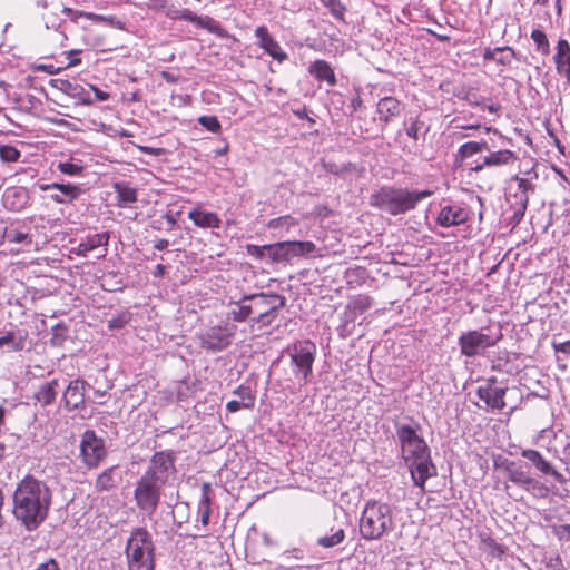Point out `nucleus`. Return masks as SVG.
I'll return each mask as SVG.
<instances>
[{
	"instance_id": "obj_64",
	"label": "nucleus",
	"mask_w": 570,
	"mask_h": 570,
	"mask_svg": "<svg viewBox=\"0 0 570 570\" xmlns=\"http://www.w3.org/2000/svg\"><path fill=\"white\" fill-rule=\"evenodd\" d=\"M495 56H497L495 48H493V49L492 48H487L484 50L483 58L485 60H493L494 61L495 60Z\"/></svg>"
},
{
	"instance_id": "obj_7",
	"label": "nucleus",
	"mask_w": 570,
	"mask_h": 570,
	"mask_svg": "<svg viewBox=\"0 0 570 570\" xmlns=\"http://www.w3.org/2000/svg\"><path fill=\"white\" fill-rule=\"evenodd\" d=\"M284 354L289 357V368L298 384H308L313 379V365L317 354L315 343L309 340L296 341L284 350Z\"/></svg>"
},
{
	"instance_id": "obj_31",
	"label": "nucleus",
	"mask_w": 570,
	"mask_h": 570,
	"mask_svg": "<svg viewBox=\"0 0 570 570\" xmlns=\"http://www.w3.org/2000/svg\"><path fill=\"white\" fill-rule=\"evenodd\" d=\"M26 335L20 331L8 332L6 335L0 337V348L6 347V352H18L24 347Z\"/></svg>"
},
{
	"instance_id": "obj_21",
	"label": "nucleus",
	"mask_w": 570,
	"mask_h": 570,
	"mask_svg": "<svg viewBox=\"0 0 570 570\" xmlns=\"http://www.w3.org/2000/svg\"><path fill=\"white\" fill-rule=\"evenodd\" d=\"M234 395L236 400H230L226 404V410L230 413H235L240 409H252L255 405V395L249 386L239 385L235 391Z\"/></svg>"
},
{
	"instance_id": "obj_49",
	"label": "nucleus",
	"mask_w": 570,
	"mask_h": 570,
	"mask_svg": "<svg viewBox=\"0 0 570 570\" xmlns=\"http://www.w3.org/2000/svg\"><path fill=\"white\" fill-rule=\"evenodd\" d=\"M168 16H170L174 19H179L184 21L191 22L194 24L197 23L198 17L196 13L190 11L189 9H183V10H175L173 12H168Z\"/></svg>"
},
{
	"instance_id": "obj_18",
	"label": "nucleus",
	"mask_w": 570,
	"mask_h": 570,
	"mask_svg": "<svg viewBox=\"0 0 570 570\" xmlns=\"http://www.w3.org/2000/svg\"><path fill=\"white\" fill-rule=\"evenodd\" d=\"M109 238L110 236L107 232L88 235L78 244V246L71 249V253L77 256L86 257L89 252H92L98 247H105L104 254L100 256L105 257L107 252L106 247L108 246Z\"/></svg>"
},
{
	"instance_id": "obj_48",
	"label": "nucleus",
	"mask_w": 570,
	"mask_h": 570,
	"mask_svg": "<svg viewBox=\"0 0 570 570\" xmlns=\"http://www.w3.org/2000/svg\"><path fill=\"white\" fill-rule=\"evenodd\" d=\"M4 233H6L4 239H7L11 244H21V243L31 244V242H32L31 236L28 233L18 232V230H10V232H4Z\"/></svg>"
},
{
	"instance_id": "obj_50",
	"label": "nucleus",
	"mask_w": 570,
	"mask_h": 570,
	"mask_svg": "<svg viewBox=\"0 0 570 570\" xmlns=\"http://www.w3.org/2000/svg\"><path fill=\"white\" fill-rule=\"evenodd\" d=\"M326 8L330 9L332 14L336 18H342L344 12V7L340 2V0H320Z\"/></svg>"
},
{
	"instance_id": "obj_13",
	"label": "nucleus",
	"mask_w": 570,
	"mask_h": 570,
	"mask_svg": "<svg viewBox=\"0 0 570 570\" xmlns=\"http://www.w3.org/2000/svg\"><path fill=\"white\" fill-rule=\"evenodd\" d=\"M470 218V210L461 204H449L441 207L436 224L441 227L449 228L464 224Z\"/></svg>"
},
{
	"instance_id": "obj_33",
	"label": "nucleus",
	"mask_w": 570,
	"mask_h": 570,
	"mask_svg": "<svg viewBox=\"0 0 570 570\" xmlns=\"http://www.w3.org/2000/svg\"><path fill=\"white\" fill-rule=\"evenodd\" d=\"M344 539L345 531L343 528H331L328 533L317 539V544L322 548L330 549L341 544Z\"/></svg>"
},
{
	"instance_id": "obj_41",
	"label": "nucleus",
	"mask_w": 570,
	"mask_h": 570,
	"mask_svg": "<svg viewBox=\"0 0 570 570\" xmlns=\"http://www.w3.org/2000/svg\"><path fill=\"white\" fill-rule=\"evenodd\" d=\"M196 26L206 29L217 36L223 37L225 35L220 23L209 16H199Z\"/></svg>"
},
{
	"instance_id": "obj_35",
	"label": "nucleus",
	"mask_w": 570,
	"mask_h": 570,
	"mask_svg": "<svg viewBox=\"0 0 570 570\" xmlns=\"http://www.w3.org/2000/svg\"><path fill=\"white\" fill-rule=\"evenodd\" d=\"M61 11L75 22L79 17H86L87 19L94 22H105L109 24H114L115 22V17L112 16H102L94 12L73 11L72 9L67 7H62Z\"/></svg>"
},
{
	"instance_id": "obj_14",
	"label": "nucleus",
	"mask_w": 570,
	"mask_h": 570,
	"mask_svg": "<svg viewBox=\"0 0 570 570\" xmlns=\"http://www.w3.org/2000/svg\"><path fill=\"white\" fill-rule=\"evenodd\" d=\"M86 381L75 379L69 382L62 393V402L68 411L78 410L85 405Z\"/></svg>"
},
{
	"instance_id": "obj_11",
	"label": "nucleus",
	"mask_w": 570,
	"mask_h": 570,
	"mask_svg": "<svg viewBox=\"0 0 570 570\" xmlns=\"http://www.w3.org/2000/svg\"><path fill=\"white\" fill-rule=\"evenodd\" d=\"M107 451L105 442L98 438L92 430H87L81 438L80 455L83 464L88 469L97 468L106 456Z\"/></svg>"
},
{
	"instance_id": "obj_28",
	"label": "nucleus",
	"mask_w": 570,
	"mask_h": 570,
	"mask_svg": "<svg viewBox=\"0 0 570 570\" xmlns=\"http://www.w3.org/2000/svg\"><path fill=\"white\" fill-rule=\"evenodd\" d=\"M508 479L514 484L528 488L532 485L537 488L539 484L533 478H531L521 465H515L514 463H510L507 466Z\"/></svg>"
},
{
	"instance_id": "obj_1",
	"label": "nucleus",
	"mask_w": 570,
	"mask_h": 570,
	"mask_svg": "<svg viewBox=\"0 0 570 570\" xmlns=\"http://www.w3.org/2000/svg\"><path fill=\"white\" fill-rule=\"evenodd\" d=\"M395 441L407 466L413 484L424 491L426 481L436 475L430 448L422 435L421 424L413 417L394 422Z\"/></svg>"
},
{
	"instance_id": "obj_2",
	"label": "nucleus",
	"mask_w": 570,
	"mask_h": 570,
	"mask_svg": "<svg viewBox=\"0 0 570 570\" xmlns=\"http://www.w3.org/2000/svg\"><path fill=\"white\" fill-rule=\"evenodd\" d=\"M173 451H158L153 454L142 475L136 481L134 500L144 514L151 517L161 499L163 489L175 479L177 470Z\"/></svg>"
},
{
	"instance_id": "obj_24",
	"label": "nucleus",
	"mask_w": 570,
	"mask_h": 570,
	"mask_svg": "<svg viewBox=\"0 0 570 570\" xmlns=\"http://www.w3.org/2000/svg\"><path fill=\"white\" fill-rule=\"evenodd\" d=\"M188 218L202 228H219L220 218L216 213L202 210L199 207L191 209L188 213Z\"/></svg>"
},
{
	"instance_id": "obj_6",
	"label": "nucleus",
	"mask_w": 570,
	"mask_h": 570,
	"mask_svg": "<svg viewBox=\"0 0 570 570\" xmlns=\"http://www.w3.org/2000/svg\"><path fill=\"white\" fill-rule=\"evenodd\" d=\"M125 553L129 570H155V543L147 529L131 531Z\"/></svg>"
},
{
	"instance_id": "obj_46",
	"label": "nucleus",
	"mask_w": 570,
	"mask_h": 570,
	"mask_svg": "<svg viewBox=\"0 0 570 570\" xmlns=\"http://www.w3.org/2000/svg\"><path fill=\"white\" fill-rule=\"evenodd\" d=\"M297 220L292 216H282L274 219H271L267 224L271 229L285 228L286 230L291 229V227L295 226Z\"/></svg>"
},
{
	"instance_id": "obj_9",
	"label": "nucleus",
	"mask_w": 570,
	"mask_h": 570,
	"mask_svg": "<svg viewBox=\"0 0 570 570\" xmlns=\"http://www.w3.org/2000/svg\"><path fill=\"white\" fill-rule=\"evenodd\" d=\"M237 327L229 322L209 326L198 334L200 346L212 353L226 350L233 342Z\"/></svg>"
},
{
	"instance_id": "obj_43",
	"label": "nucleus",
	"mask_w": 570,
	"mask_h": 570,
	"mask_svg": "<svg viewBox=\"0 0 570 570\" xmlns=\"http://www.w3.org/2000/svg\"><path fill=\"white\" fill-rule=\"evenodd\" d=\"M131 320V314L129 311H120L111 318L108 320V328L109 330H120L125 327L129 321Z\"/></svg>"
},
{
	"instance_id": "obj_15",
	"label": "nucleus",
	"mask_w": 570,
	"mask_h": 570,
	"mask_svg": "<svg viewBox=\"0 0 570 570\" xmlns=\"http://www.w3.org/2000/svg\"><path fill=\"white\" fill-rule=\"evenodd\" d=\"M255 37L257 38V46L262 48L267 55L278 62L285 61L288 56L282 49L279 43L272 37L265 26H258L255 29Z\"/></svg>"
},
{
	"instance_id": "obj_38",
	"label": "nucleus",
	"mask_w": 570,
	"mask_h": 570,
	"mask_svg": "<svg viewBox=\"0 0 570 570\" xmlns=\"http://www.w3.org/2000/svg\"><path fill=\"white\" fill-rule=\"evenodd\" d=\"M488 149H489V146L485 140L468 141L460 146V148L458 150V155L461 157V159H466L478 153H481V151L488 150Z\"/></svg>"
},
{
	"instance_id": "obj_55",
	"label": "nucleus",
	"mask_w": 570,
	"mask_h": 570,
	"mask_svg": "<svg viewBox=\"0 0 570 570\" xmlns=\"http://www.w3.org/2000/svg\"><path fill=\"white\" fill-rule=\"evenodd\" d=\"M546 566L550 570H567L560 556L551 557Z\"/></svg>"
},
{
	"instance_id": "obj_5",
	"label": "nucleus",
	"mask_w": 570,
	"mask_h": 570,
	"mask_svg": "<svg viewBox=\"0 0 570 570\" xmlns=\"http://www.w3.org/2000/svg\"><path fill=\"white\" fill-rule=\"evenodd\" d=\"M431 190H413L404 188L382 187L371 196L372 206L396 216L414 209L421 200L430 197Z\"/></svg>"
},
{
	"instance_id": "obj_47",
	"label": "nucleus",
	"mask_w": 570,
	"mask_h": 570,
	"mask_svg": "<svg viewBox=\"0 0 570 570\" xmlns=\"http://www.w3.org/2000/svg\"><path fill=\"white\" fill-rule=\"evenodd\" d=\"M198 124L213 134H218L222 129V125L215 116H200Z\"/></svg>"
},
{
	"instance_id": "obj_52",
	"label": "nucleus",
	"mask_w": 570,
	"mask_h": 570,
	"mask_svg": "<svg viewBox=\"0 0 570 570\" xmlns=\"http://www.w3.org/2000/svg\"><path fill=\"white\" fill-rule=\"evenodd\" d=\"M277 312H269L266 314H263L262 316H253L250 321L255 324H258L259 326H268L272 324V322L275 320Z\"/></svg>"
},
{
	"instance_id": "obj_23",
	"label": "nucleus",
	"mask_w": 570,
	"mask_h": 570,
	"mask_svg": "<svg viewBox=\"0 0 570 570\" xmlns=\"http://www.w3.org/2000/svg\"><path fill=\"white\" fill-rule=\"evenodd\" d=\"M308 72L316 80L326 82L330 87L336 85V77L331 65L322 59L315 60L308 67Z\"/></svg>"
},
{
	"instance_id": "obj_63",
	"label": "nucleus",
	"mask_w": 570,
	"mask_h": 570,
	"mask_svg": "<svg viewBox=\"0 0 570 570\" xmlns=\"http://www.w3.org/2000/svg\"><path fill=\"white\" fill-rule=\"evenodd\" d=\"M556 351L570 354V341L554 345Z\"/></svg>"
},
{
	"instance_id": "obj_42",
	"label": "nucleus",
	"mask_w": 570,
	"mask_h": 570,
	"mask_svg": "<svg viewBox=\"0 0 570 570\" xmlns=\"http://www.w3.org/2000/svg\"><path fill=\"white\" fill-rule=\"evenodd\" d=\"M373 301L367 295H357L351 299L348 308L354 313L362 314L371 308Z\"/></svg>"
},
{
	"instance_id": "obj_40",
	"label": "nucleus",
	"mask_w": 570,
	"mask_h": 570,
	"mask_svg": "<svg viewBox=\"0 0 570 570\" xmlns=\"http://www.w3.org/2000/svg\"><path fill=\"white\" fill-rule=\"evenodd\" d=\"M531 39L535 45V49L543 56L550 53V43L547 35L540 29H533L531 32Z\"/></svg>"
},
{
	"instance_id": "obj_51",
	"label": "nucleus",
	"mask_w": 570,
	"mask_h": 570,
	"mask_svg": "<svg viewBox=\"0 0 570 570\" xmlns=\"http://www.w3.org/2000/svg\"><path fill=\"white\" fill-rule=\"evenodd\" d=\"M246 252L249 256L262 259L267 256V245L258 246L254 244H248L246 246Z\"/></svg>"
},
{
	"instance_id": "obj_39",
	"label": "nucleus",
	"mask_w": 570,
	"mask_h": 570,
	"mask_svg": "<svg viewBox=\"0 0 570 570\" xmlns=\"http://www.w3.org/2000/svg\"><path fill=\"white\" fill-rule=\"evenodd\" d=\"M267 256L273 263L288 262L286 242L267 245Z\"/></svg>"
},
{
	"instance_id": "obj_56",
	"label": "nucleus",
	"mask_w": 570,
	"mask_h": 570,
	"mask_svg": "<svg viewBox=\"0 0 570 570\" xmlns=\"http://www.w3.org/2000/svg\"><path fill=\"white\" fill-rule=\"evenodd\" d=\"M35 570H61V568L55 559H49L38 564Z\"/></svg>"
},
{
	"instance_id": "obj_25",
	"label": "nucleus",
	"mask_w": 570,
	"mask_h": 570,
	"mask_svg": "<svg viewBox=\"0 0 570 570\" xmlns=\"http://www.w3.org/2000/svg\"><path fill=\"white\" fill-rule=\"evenodd\" d=\"M228 309V317L235 322H245L252 318L253 309L250 304V296H244L237 302H230Z\"/></svg>"
},
{
	"instance_id": "obj_22",
	"label": "nucleus",
	"mask_w": 570,
	"mask_h": 570,
	"mask_svg": "<svg viewBox=\"0 0 570 570\" xmlns=\"http://www.w3.org/2000/svg\"><path fill=\"white\" fill-rule=\"evenodd\" d=\"M517 160V156L513 151L509 149H502L498 151H492L488 156L483 158V161L475 165L473 168L476 171L482 170L485 167H500L504 165L512 164Z\"/></svg>"
},
{
	"instance_id": "obj_61",
	"label": "nucleus",
	"mask_w": 570,
	"mask_h": 570,
	"mask_svg": "<svg viewBox=\"0 0 570 570\" xmlns=\"http://www.w3.org/2000/svg\"><path fill=\"white\" fill-rule=\"evenodd\" d=\"M160 76L168 83H177L179 81V76L169 71H161Z\"/></svg>"
},
{
	"instance_id": "obj_26",
	"label": "nucleus",
	"mask_w": 570,
	"mask_h": 570,
	"mask_svg": "<svg viewBox=\"0 0 570 570\" xmlns=\"http://www.w3.org/2000/svg\"><path fill=\"white\" fill-rule=\"evenodd\" d=\"M59 392V381L53 379L39 385L35 393V400L42 406L50 405L55 402Z\"/></svg>"
},
{
	"instance_id": "obj_16",
	"label": "nucleus",
	"mask_w": 570,
	"mask_h": 570,
	"mask_svg": "<svg viewBox=\"0 0 570 570\" xmlns=\"http://www.w3.org/2000/svg\"><path fill=\"white\" fill-rule=\"evenodd\" d=\"M249 296L254 316L277 312L285 305V298L277 294H255Z\"/></svg>"
},
{
	"instance_id": "obj_12",
	"label": "nucleus",
	"mask_w": 570,
	"mask_h": 570,
	"mask_svg": "<svg viewBox=\"0 0 570 570\" xmlns=\"http://www.w3.org/2000/svg\"><path fill=\"white\" fill-rule=\"evenodd\" d=\"M507 387L498 385L495 376L487 379L476 389L478 397L491 410H502L505 406L504 396Z\"/></svg>"
},
{
	"instance_id": "obj_10",
	"label": "nucleus",
	"mask_w": 570,
	"mask_h": 570,
	"mask_svg": "<svg viewBox=\"0 0 570 570\" xmlns=\"http://www.w3.org/2000/svg\"><path fill=\"white\" fill-rule=\"evenodd\" d=\"M41 191H48L49 199L58 205H72L82 195L81 185L75 183H37Z\"/></svg>"
},
{
	"instance_id": "obj_45",
	"label": "nucleus",
	"mask_w": 570,
	"mask_h": 570,
	"mask_svg": "<svg viewBox=\"0 0 570 570\" xmlns=\"http://www.w3.org/2000/svg\"><path fill=\"white\" fill-rule=\"evenodd\" d=\"M21 153L13 146H0V159L4 163H16L19 160Z\"/></svg>"
},
{
	"instance_id": "obj_19",
	"label": "nucleus",
	"mask_w": 570,
	"mask_h": 570,
	"mask_svg": "<svg viewBox=\"0 0 570 570\" xmlns=\"http://www.w3.org/2000/svg\"><path fill=\"white\" fill-rule=\"evenodd\" d=\"M403 108L404 106L399 99L392 96H386L377 101L376 112L380 121L387 125L401 115Z\"/></svg>"
},
{
	"instance_id": "obj_8",
	"label": "nucleus",
	"mask_w": 570,
	"mask_h": 570,
	"mask_svg": "<svg viewBox=\"0 0 570 570\" xmlns=\"http://www.w3.org/2000/svg\"><path fill=\"white\" fill-rule=\"evenodd\" d=\"M501 334L493 336L489 327L471 330L461 333L458 338L460 353L466 357L482 356L484 353L497 345Z\"/></svg>"
},
{
	"instance_id": "obj_4",
	"label": "nucleus",
	"mask_w": 570,
	"mask_h": 570,
	"mask_svg": "<svg viewBox=\"0 0 570 570\" xmlns=\"http://www.w3.org/2000/svg\"><path fill=\"white\" fill-rule=\"evenodd\" d=\"M395 509L381 500L364 503L358 519V532L365 541H379L396 529Z\"/></svg>"
},
{
	"instance_id": "obj_30",
	"label": "nucleus",
	"mask_w": 570,
	"mask_h": 570,
	"mask_svg": "<svg viewBox=\"0 0 570 570\" xmlns=\"http://www.w3.org/2000/svg\"><path fill=\"white\" fill-rule=\"evenodd\" d=\"M119 480L120 475L117 474V466H110L98 475L95 489L99 492L109 491L117 485Z\"/></svg>"
},
{
	"instance_id": "obj_29",
	"label": "nucleus",
	"mask_w": 570,
	"mask_h": 570,
	"mask_svg": "<svg viewBox=\"0 0 570 570\" xmlns=\"http://www.w3.org/2000/svg\"><path fill=\"white\" fill-rule=\"evenodd\" d=\"M316 246L311 240H293L286 242V250L288 256V262L295 257H303L311 255L315 252Z\"/></svg>"
},
{
	"instance_id": "obj_54",
	"label": "nucleus",
	"mask_w": 570,
	"mask_h": 570,
	"mask_svg": "<svg viewBox=\"0 0 570 570\" xmlns=\"http://www.w3.org/2000/svg\"><path fill=\"white\" fill-rule=\"evenodd\" d=\"M419 124H420L419 119L415 118V119H412L410 121L409 126L405 128L406 135L414 140H417V138H419V129H420Z\"/></svg>"
},
{
	"instance_id": "obj_62",
	"label": "nucleus",
	"mask_w": 570,
	"mask_h": 570,
	"mask_svg": "<svg viewBox=\"0 0 570 570\" xmlns=\"http://www.w3.org/2000/svg\"><path fill=\"white\" fill-rule=\"evenodd\" d=\"M169 242L165 238H159L155 242L154 248L157 250H164L168 247Z\"/></svg>"
},
{
	"instance_id": "obj_44",
	"label": "nucleus",
	"mask_w": 570,
	"mask_h": 570,
	"mask_svg": "<svg viewBox=\"0 0 570 570\" xmlns=\"http://www.w3.org/2000/svg\"><path fill=\"white\" fill-rule=\"evenodd\" d=\"M495 62L501 66H509L515 58V52L510 47H497Z\"/></svg>"
},
{
	"instance_id": "obj_59",
	"label": "nucleus",
	"mask_w": 570,
	"mask_h": 570,
	"mask_svg": "<svg viewBox=\"0 0 570 570\" xmlns=\"http://www.w3.org/2000/svg\"><path fill=\"white\" fill-rule=\"evenodd\" d=\"M363 107V100L358 95L352 98L348 108L351 109V114L356 112L358 109Z\"/></svg>"
},
{
	"instance_id": "obj_34",
	"label": "nucleus",
	"mask_w": 570,
	"mask_h": 570,
	"mask_svg": "<svg viewBox=\"0 0 570 570\" xmlns=\"http://www.w3.org/2000/svg\"><path fill=\"white\" fill-rule=\"evenodd\" d=\"M210 485L204 483L202 485V497L198 503V514L204 527L208 525L210 517Z\"/></svg>"
},
{
	"instance_id": "obj_60",
	"label": "nucleus",
	"mask_w": 570,
	"mask_h": 570,
	"mask_svg": "<svg viewBox=\"0 0 570 570\" xmlns=\"http://www.w3.org/2000/svg\"><path fill=\"white\" fill-rule=\"evenodd\" d=\"M90 89L94 91L95 97L98 101H106L109 99V94L106 91L100 90L98 87L91 85Z\"/></svg>"
},
{
	"instance_id": "obj_36",
	"label": "nucleus",
	"mask_w": 570,
	"mask_h": 570,
	"mask_svg": "<svg viewBox=\"0 0 570 570\" xmlns=\"http://www.w3.org/2000/svg\"><path fill=\"white\" fill-rule=\"evenodd\" d=\"M114 189L117 194L118 206H127L137 200V190L127 184L116 183Z\"/></svg>"
},
{
	"instance_id": "obj_53",
	"label": "nucleus",
	"mask_w": 570,
	"mask_h": 570,
	"mask_svg": "<svg viewBox=\"0 0 570 570\" xmlns=\"http://www.w3.org/2000/svg\"><path fill=\"white\" fill-rule=\"evenodd\" d=\"M553 533L560 541H570V524L553 527Z\"/></svg>"
},
{
	"instance_id": "obj_17",
	"label": "nucleus",
	"mask_w": 570,
	"mask_h": 570,
	"mask_svg": "<svg viewBox=\"0 0 570 570\" xmlns=\"http://www.w3.org/2000/svg\"><path fill=\"white\" fill-rule=\"evenodd\" d=\"M522 458L527 459L541 474L551 475L557 482L564 483V476L558 472L542 454L533 449H524L521 452Z\"/></svg>"
},
{
	"instance_id": "obj_20",
	"label": "nucleus",
	"mask_w": 570,
	"mask_h": 570,
	"mask_svg": "<svg viewBox=\"0 0 570 570\" xmlns=\"http://www.w3.org/2000/svg\"><path fill=\"white\" fill-rule=\"evenodd\" d=\"M3 203L9 210L20 212L26 208L29 203L28 190L23 187L8 188L3 194Z\"/></svg>"
},
{
	"instance_id": "obj_57",
	"label": "nucleus",
	"mask_w": 570,
	"mask_h": 570,
	"mask_svg": "<svg viewBox=\"0 0 570 570\" xmlns=\"http://www.w3.org/2000/svg\"><path fill=\"white\" fill-rule=\"evenodd\" d=\"M167 0H148L146 3L147 8L151 10H165L167 8Z\"/></svg>"
},
{
	"instance_id": "obj_37",
	"label": "nucleus",
	"mask_w": 570,
	"mask_h": 570,
	"mask_svg": "<svg viewBox=\"0 0 570 570\" xmlns=\"http://www.w3.org/2000/svg\"><path fill=\"white\" fill-rule=\"evenodd\" d=\"M515 180L518 181V194L515 196L519 198L520 208L523 214L529 203V194L534 191V185L525 178L515 177Z\"/></svg>"
},
{
	"instance_id": "obj_3",
	"label": "nucleus",
	"mask_w": 570,
	"mask_h": 570,
	"mask_svg": "<svg viewBox=\"0 0 570 570\" xmlns=\"http://www.w3.org/2000/svg\"><path fill=\"white\" fill-rule=\"evenodd\" d=\"M51 503L52 491L47 483L27 475L17 484L12 513L28 531H33L48 517Z\"/></svg>"
},
{
	"instance_id": "obj_27",
	"label": "nucleus",
	"mask_w": 570,
	"mask_h": 570,
	"mask_svg": "<svg viewBox=\"0 0 570 570\" xmlns=\"http://www.w3.org/2000/svg\"><path fill=\"white\" fill-rule=\"evenodd\" d=\"M56 169L68 177H82L85 175V166L81 160H77L72 157L67 159H60L53 163Z\"/></svg>"
},
{
	"instance_id": "obj_58",
	"label": "nucleus",
	"mask_w": 570,
	"mask_h": 570,
	"mask_svg": "<svg viewBox=\"0 0 570 570\" xmlns=\"http://www.w3.org/2000/svg\"><path fill=\"white\" fill-rule=\"evenodd\" d=\"M60 89L66 91L69 95L76 96L79 94L78 89H81V88L77 85H72L70 81H61Z\"/></svg>"
},
{
	"instance_id": "obj_32",
	"label": "nucleus",
	"mask_w": 570,
	"mask_h": 570,
	"mask_svg": "<svg viewBox=\"0 0 570 570\" xmlns=\"http://www.w3.org/2000/svg\"><path fill=\"white\" fill-rule=\"evenodd\" d=\"M553 61L557 71L570 67V45L566 39L558 40Z\"/></svg>"
}]
</instances>
